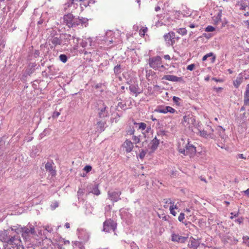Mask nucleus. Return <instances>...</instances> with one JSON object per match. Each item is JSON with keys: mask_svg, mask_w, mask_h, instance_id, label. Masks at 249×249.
<instances>
[{"mask_svg": "<svg viewBox=\"0 0 249 249\" xmlns=\"http://www.w3.org/2000/svg\"><path fill=\"white\" fill-rule=\"evenodd\" d=\"M19 231L21 233L22 237L26 241H29L31 235L36 233L34 227L31 225L29 226L21 227Z\"/></svg>", "mask_w": 249, "mask_h": 249, "instance_id": "obj_1", "label": "nucleus"}, {"mask_svg": "<svg viewBox=\"0 0 249 249\" xmlns=\"http://www.w3.org/2000/svg\"><path fill=\"white\" fill-rule=\"evenodd\" d=\"M167 46H173L174 44L180 39V37L177 36L175 32H169L163 36Z\"/></svg>", "mask_w": 249, "mask_h": 249, "instance_id": "obj_2", "label": "nucleus"}, {"mask_svg": "<svg viewBox=\"0 0 249 249\" xmlns=\"http://www.w3.org/2000/svg\"><path fill=\"white\" fill-rule=\"evenodd\" d=\"M178 151L184 155H189L190 157H192L196 154V148L194 145L188 142L185 145V148H179Z\"/></svg>", "mask_w": 249, "mask_h": 249, "instance_id": "obj_3", "label": "nucleus"}, {"mask_svg": "<svg viewBox=\"0 0 249 249\" xmlns=\"http://www.w3.org/2000/svg\"><path fill=\"white\" fill-rule=\"evenodd\" d=\"M6 244L12 246L13 248L19 249L20 247L22 246L20 238L19 236L15 235H12L11 234Z\"/></svg>", "mask_w": 249, "mask_h": 249, "instance_id": "obj_4", "label": "nucleus"}, {"mask_svg": "<svg viewBox=\"0 0 249 249\" xmlns=\"http://www.w3.org/2000/svg\"><path fill=\"white\" fill-rule=\"evenodd\" d=\"M161 60V57L159 55L150 57L148 59L149 67L155 70H157L160 65L162 63Z\"/></svg>", "mask_w": 249, "mask_h": 249, "instance_id": "obj_5", "label": "nucleus"}, {"mask_svg": "<svg viewBox=\"0 0 249 249\" xmlns=\"http://www.w3.org/2000/svg\"><path fill=\"white\" fill-rule=\"evenodd\" d=\"M116 228V224L111 219L106 220L103 223V231L109 232L110 231H115Z\"/></svg>", "mask_w": 249, "mask_h": 249, "instance_id": "obj_6", "label": "nucleus"}, {"mask_svg": "<svg viewBox=\"0 0 249 249\" xmlns=\"http://www.w3.org/2000/svg\"><path fill=\"white\" fill-rule=\"evenodd\" d=\"M121 195V192L118 191H110L107 192L108 198L112 201L113 203L117 202L121 199L120 195Z\"/></svg>", "mask_w": 249, "mask_h": 249, "instance_id": "obj_7", "label": "nucleus"}, {"mask_svg": "<svg viewBox=\"0 0 249 249\" xmlns=\"http://www.w3.org/2000/svg\"><path fill=\"white\" fill-rule=\"evenodd\" d=\"M48 42L50 45H51L50 43H52V45L50 47L51 49H53V48H55L58 45H61L62 39L60 37L52 36L48 39Z\"/></svg>", "mask_w": 249, "mask_h": 249, "instance_id": "obj_8", "label": "nucleus"}, {"mask_svg": "<svg viewBox=\"0 0 249 249\" xmlns=\"http://www.w3.org/2000/svg\"><path fill=\"white\" fill-rule=\"evenodd\" d=\"M11 234L9 230L0 231V241L6 243Z\"/></svg>", "mask_w": 249, "mask_h": 249, "instance_id": "obj_9", "label": "nucleus"}, {"mask_svg": "<svg viewBox=\"0 0 249 249\" xmlns=\"http://www.w3.org/2000/svg\"><path fill=\"white\" fill-rule=\"evenodd\" d=\"M87 189L88 191V194L89 193H92L95 195L99 196L100 195V191L98 189V184H90L87 186Z\"/></svg>", "mask_w": 249, "mask_h": 249, "instance_id": "obj_10", "label": "nucleus"}, {"mask_svg": "<svg viewBox=\"0 0 249 249\" xmlns=\"http://www.w3.org/2000/svg\"><path fill=\"white\" fill-rule=\"evenodd\" d=\"M64 21L66 25L69 28H72V23L74 19V16L72 14L69 13L65 15L63 17Z\"/></svg>", "mask_w": 249, "mask_h": 249, "instance_id": "obj_11", "label": "nucleus"}, {"mask_svg": "<svg viewBox=\"0 0 249 249\" xmlns=\"http://www.w3.org/2000/svg\"><path fill=\"white\" fill-rule=\"evenodd\" d=\"M106 124L107 121L105 119L97 121L96 123L97 132L101 133L104 131L105 129Z\"/></svg>", "mask_w": 249, "mask_h": 249, "instance_id": "obj_12", "label": "nucleus"}, {"mask_svg": "<svg viewBox=\"0 0 249 249\" xmlns=\"http://www.w3.org/2000/svg\"><path fill=\"white\" fill-rule=\"evenodd\" d=\"M122 146L125 149L126 153L131 152L134 147L133 143L129 140H126L122 144Z\"/></svg>", "mask_w": 249, "mask_h": 249, "instance_id": "obj_13", "label": "nucleus"}, {"mask_svg": "<svg viewBox=\"0 0 249 249\" xmlns=\"http://www.w3.org/2000/svg\"><path fill=\"white\" fill-rule=\"evenodd\" d=\"M159 143V140L156 137H155L148 145L149 148L151 150L150 152H153L155 151L157 149Z\"/></svg>", "mask_w": 249, "mask_h": 249, "instance_id": "obj_14", "label": "nucleus"}, {"mask_svg": "<svg viewBox=\"0 0 249 249\" xmlns=\"http://www.w3.org/2000/svg\"><path fill=\"white\" fill-rule=\"evenodd\" d=\"M210 130H211V132H209V133H207V131L204 130H199V133L200 134V136L201 137H203L205 138H211V139H214L215 136L213 134V129L211 127H209Z\"/></svg>", "mask_w": 249, "mask_h": 249, "instance_id": "obj_15", "label": "nucleus"}, {"mask_svg": "<svg viewBox=\"0 0 249 249\" xmlns=\"http://www.w3.org/2000/svg\"><path fill=\"white\" fill-rule=\"evenodd\" d=\"M103 107L99 109L98 116L100 119H105V117H107L109 116L108 111L107 110L108 107L107 106L103 105Z\"/></svg>", "mask_w": 249, "mask_h": 249, "instance_id": "obj_16", "label": "nucleus"}, {"mask_svg": "<svg viewBox=\"0 0 249 249\" xmlns=\"http://www.w3.org/2000/svg\"><path fill=\"white\" fill-rule=\"evenodd\" d=\"M172 241L180 243H184L187 240V237L179 236L178 234L172 233L171 235Z\"/></svg>", "mask_w": 249, "mask_h": 249, "instance_id": "obj_17", "label": "nucleus"}, {"mask_svg": "<svg viewBox=\"0 0 249 249\" xmlns=\"http://www.w3.org/2000/svg\"><path fill=\"white\" fill-rule=\"evenodd\" d=\"M162 79L172 82H179L181 80V77H178L174 75H165L163 76Z\"/></svg>", "mask_w": 249, "mask_h": 249, "instance_id": "obj_18", "label": "nucleus"}, {"mask_svg": "<svg viewBox=\"0 0 249 249\" xmlns=\"http://www.w3.org/2000/svg\"><path fill=\"white\" fill-rule=\"evenodd\" d=\"M200 242L198 240L191 237L188 243V246L190 248H193L194 249H196L199 246Z\"/></svg>", "mask_w": 249, "mask_h": 249, "instance_id": "obj_19", "label": "nucleus"}, {"mask_svg": "<svg viewBox=\"0 0 249 249\" xmlns=\"http://www.w3.org/2000/svg\"><path fill=\"white\" fill-rule=\"evenodd\" d=\"M73 6V7L75 9L78 6V3L75 2L74 0H67V2L64 4V9L66 11L69 7L71 6Z\"/></svg>", "mask_w": 249, "mask_h": 249, "instance_id": "obj_20", "label": "nucleus"}, {"mask_svg": "<svg viewBox=\"0 0 249 249\" xmlns=\"http://www.w3.org/2000/svg\"><path fill=\"white\" fill-rule=\"evenodd\" d=\"M129 89L130 91L135 94V96H137L139 94L141 93L140 89L137 84H131L129 87Z\"/></svg>", "mask_w": 249, "mask_h": 249, "instance_id": "obj_21", "label": "nucleus"}, {"mask_svg": "<svg viewBox=\"0 0 249 249\" xmlns=\"http://www.w3.org/2000/svg\"><path fill=\"white\" fill-rule=\"evenodd\" d=\"M53 163L48 162L46 163L45 165V168L46 171H49L52 175H54L55 174V171L54 169V167L53 166Z\"/></svg>", "mask_w": 249, "mask_h": 249, "instance_id": "obj_22", "label": "nucleus"}, {"mask_svg": "<svg viewBox=\"0 0 249 249\" xmlns=\"http://www.w3.org/2000/svg\"><path fill=\"white\" fill-rule=\"evenodd\" d=\"M209 57H212V58H211V62L212 63H213L216 59V56L213 54V53L212 52L206 54V55H205L202 58V61H206L207 60V59Z\"/></svg>", "mask_w": 249, "mask_h": 249, "instance_id": "obj_23", "label": "nucleus"}, {"mask_svg": "<svg viewBox=\"0 0 249 249\" xmlns=\"http://www.w3.org/2000/svg\"><path fill=\"white\" fill-rule=\"evenodd\" d=\"M113 70L114 74L115 75L117 76L123 71L124 69L121 65L118 64L114 67Z\"/></svg>", "mask_w": 249, "mask_h": 249, "instance_id": "obj_24", "label": "nucleus"}, {"mask_svg": "<svg viewBox=\"0 0 249 249\" xmlns=\"http://www.w3.org/2000/svg\"><path fill=\"white\" fill-rule=\"evenodd\" d=\"M237 4L240 6V9L242 10H245L246 8L248 7L246 0H240L237 2Z\"/></svg>", "mask_w": 249, "mask_h": 249, "instance_id": "obj_25", "label": "nucleus"}, {"mask_svg": "<svg viewBox=\"0 0 249 249\" xmlns=\"http://www.w3.org/2000/svg\"><path fill=\"white\" fill-rule=\"evenodd\" d=\"M244 104L245 106H249V91L246 89L244 95Z\"/></svg>", "mask_w": 249, "mask_h": 249, "instance_id": "obj_26", "label": "nucleus"}, {"mask_svg": "<svg viewBox=\"0 0 249 249\" xmlns=\"http://www.w3.org/2000/svg\"><path fill=\"white\" fill-rule=\"evenodd\" d=\"M154 111L163 114L166 113L165 107L163 106H158L154 110Z\"/></svg>", "mask_w": 249, "mask_h": 249, "instance_id": "obj_27", "label": "nucleus"}, {"mask_svg": "<svg viewBox=\"0 0 249 249\" xmlns=\"http://www.w3.org/2000/svg\"><path fill=\"white\" fill-rule=\"evenodd\" d=\"M79 235L81 236L83 240L85 242L88 241L89 237V234L84 231L83 230H81V232L80 233Z\"/></svg>", "mask_w": 249, "mask_h": 249, "instance_id": "obj_28", "label": "nucleus"}, {"mask_svg": "<svg viewBox=\"0 0 249 249\" xmlns=\"http://www.w3.org/2000/svg\"><path fill=\"white\" fill-rule=\"evenodd\" d=\"M243 81V78L242 77H237L235 81L233 82L234 86L238 88Z\"/></svg>", "mask_w": 249, "mask_h": 249, "instance_id": "obj_29", "label": "nucleus"}, {"mask_svg": "<svg viewBox=\"0 0 249 249\" xmlns=\"http://www.w3.org/2000/svg\"><path fill=\"white\" fill-rule=\"evenodd\" d=\"M217 130H218L219 132V135L220 136V137L224 139L225 138V129L221 127V126H217Z\"/></svg>", "mask_w": 249, "mask_h": 249, "instance_id": "obj_30", "label": "nucleus"}, {"mask_svg": "<svg viewBox=\"0 0 249 249\" xmlns=\"http://www.w3.org/2000/svg\"><path fill=\"white\" fill-rule=\"evenodd\" d=\"M134 124L138 125L139 126V128L142 129V130H144L146 128V124L144 123H136L134 122Z\"/></svg>", "mask_w": 249, "mask_h": 249, "instance_id": "obj_31", "label": "nucleus"}, {"mask_svg": "<svg viewBox=\"0 0 249 249\" xmlns=\"http://www.w3.org/2000/svg\"><path fill=\"white\" fill-rule=\"evenodd\" d=\"M177 32L182 36L186 35L187 33V30L185 28H179L177 29Z\"/></svg>", "mask_w": 249, "mask_h": 249, "instance_id": "obj_32", "label": "nucleus"}, {"mask_svg": "<svg viewBox=\"0 0 249 249\" xmlns=\"http://www.w3.org/2000/svg\"><path fill=\"white\" fill-rule=\"evenodd\" d=\"M80 18H74L73 23H72V27H75L77 26L80 25Z\"/></svg>", "mask_w": 249, "mask_h": 249, "instance_id": "obj_33", "label": "nucleus"}, {"mask_svg": "<svg viewBox=\"0 0 249 249\" xmlns=\"http://www.w3.org/2000/svg\"><path fill=\"white\" fill-rule=\"evenodd\" d=\"M135 129L133 127L129 126V128L127 130V134L130 135H133L135 133Z\"/></svg>", "mask_w": 249, "mask_h": 249, "instance_id": "obj_34", "label": "nucleus"}, {"mask_svg": "<svg viewBox=\"0 0 249 249\" xmlns=\"http://www.w3.org/2000/svg\"><path fill=\"white\" fill-rule=\"evenodd\" d=\"M165 108H166V113L168 112H169L171 113H174L176 111L174 108H173V107H172L170 106H166Z\"/></svg>", "mask_w": 249, "mask_h": 249, "instance_id": "obj_35", "label": "nucleus"}, {"mask_svg": "<svg viewBox=\"0 0 249 249\" xmlns=\"http://www.w3.org/2000/svg\"><path fill=\"white\" fill-rule=\"evenodd\" d=\"M60 60L63 63H66L68 60L67 56L64 54H61L59 56Z\"/></svg>", "mask_w": 249, "mask_h": 249, "instance_id": "obj_36", "label": "nucleus"}, {"mask_svg": "<svg viewBox=\"0 0 249 249\" xmlns=\"http://www.w3.org/2000/svg\"><path fill=\"white\" fill-rule=\"evenodd\" d=\"M84 193H85L84 189L79 188V190L77 192V196H78V198H79V197L82 196L83 195V194H84Z\"/></svg>", "mask_w": 249, "mask_h": 249, "instance_id": "obj_37", "label": "nucleus"}, {"mask_svg": "<svg viewBox=\"0 0 249 249\" xmlns=\"http://www.w3.org/2000/svg\"><path fill=\"white\" fill-rule=\"evenodd\" d=\"M180 100H181L180 98H179V97H176V96H174L173 98V101L174 103H175L177 105H179V102Z\"/></svg>", "mask_w": 249, "mask_h": 249, "instance_id": "obj_38", "label": "nucleus"}, {"mask_svg": "<svg viewBox=\"0 0 249 249\" xmlns=\"http://www.w3.org/2000/svg\"><path fill=\"white\" fill-rule=\"evenodd\" d=\"M132 140L134 141V143L136 144L139 143L140 142V139L139 137L135 135L133 136Z\"/></svg>", "mask_w": 249, "mask_h": 249, "instance_id": "obj_39", "label": "nucleus"}, {"mask_svg": "<svg viewBox=\"0 0 249 249\" xmlns=\"http://www.w3.org/2000/svg\"><path fill=\"white\" fill-rule=\"evenodd\" d=\"M221 17H222V10H219L217 14V15L216 16V19L218 21L221 20Z\"/></svg>", "mask_w": 249, "mask_h": 249, "instance_id": "obj_40", "label": "nucleus"}, {"mask_svg": "<svg viewBox=\"0 0 249 249\" xmlns=\"http://www.w3.org/2000/svg\"><path fill=\"white\" fill-rule=\"evenodd\" d=\"M215 28L213 26L210 25L208 26L205 29V31L208 32H213Z\"/></svg>", "mask_w": 249, "mask_h": 249, "instance_id": "obj_41", "label": "nucleus"}, {"mask_svg": "<svg viewBox=\"0 0 249 249\" xmlns=\"http://www.w3.org/2000/svg\"><path fill=\"white\" fill-rule=\"evenodd\" d=\"M164 201L165 204H170L171 205L175 204V202L172 201L170 198L164 199Z\"/></svg>", "mask_w": 249, "mask_h": 249, "instance_id": "obj_42", "label": "nucleus"}, {"mask_svg": "<svg viewBox=\"0 0 249 249\" xmlns=\"http://www.w3.org/2000/svg\"><path fill=\"white\" fill-rule=\"evenodd\" d=\"M147 28L146 27L140 30V35H141V36H144L145 35V33L147 32Z\"/></svg>", "mask_w": 249, "mask_h": 249, "instance_id": "obj_43", "label": "nucleus"}, {"mask_svg": "<svg viewBox=\"0 0 249 249\" xmlns=\"http://www.w3.org/2000/svg\"><path fill=\"white\" fill-rule=\"evenodd\" d=\"M146 154V151L142 150L139 154V157L141 159H143Z\"/></svg>", "mask_w": 249, "mask_h": 249, "instance_id": "obj_44", "label": "nucleus"}, {"mask_svg": "<svg viewBox=\"0 0 249 249\" xmlns=\"http://www.w3.org/2000/svg\"><path fill=\"white\" fill-rule=\"evenodd\" d=\"M184 219V213H181L178 217V220L180 222H182Z\"/></svg>", "mask_w": 249, "mask_h": 249, "instance_id": "obj_45", "label": "nucleus"}, {"mask_svg": "<svg viewBox=\"0 0 249 249\" xmlns=\"http://www.w3.org/2000/svg\"><path fill=\"white\" fill-rule=\"evenodd\" d=\"M244 242L246 243L248 246L249 247V237L248 236H244L243 238Z\"/></svg>", "mask_w": 249, "mask_h": 249, "instance_id": "obj_46", "label": "nucleus"}, {"mask_svg": "<svg viewBox=\"0 0 249 249\" xmlns=\"http://www.w3.org/2000/svg\"><path fill=\"white\" fill-rule=\"evenodd\" d=\"M80 23L82 25L87 23V22H88V19L86 18L81 17V18H80Z\"/></svg>", "mask_w": 249, "mask_h": 249, "instance_id": "obj_47", "label": "nucleus"}, {"mask_svg": "<svg viewBox=\"0 0 249 249\" xmlns=\"http://www.w3.org/2000/svg\"><path fill=\"white\" fill-rule=\"evenodd\" d=\"M91 169L92 167L90 165H86L84 168V170L87 173L90 172Z\"/></svg>", "mask_w": 249, "mask_h": 249, "instance_id": "obj_48", "label": "nucleus"}, {"mask_svg": "<svg viewBox=\"0 0 249 249\" xmlns=\"http://www.w3.org/2000/svg\"><path fill=\"white\" fill-rule=\"evenodd\" d=\"M195 66L194 64H190L187 67V70L192 71L194 70Z\"/></svg>", "mask_w": 249, "mask_h": 249, "instance_id": "obj_49", "label": "nucleus"}, {"mask_svg": "<svg viewBox=\"0 0 249 249\" xmlns=\"http://www.w3.org/2000/svg\"><path fill=\"white\" fill-rule=\"evenodd\" d=\"M231 215L230 217V218L232 219L234 217H237L239 215V212L235 213L234 214V213L232 212L231 213Z\"/></svg>", "mask_w": 249, "mask_h": 249, "instance_id": "obj_50", "label": "nucleus"}, {"mask_svg": "<svg viewBox=\"0 0 249 249\" xmlns=\"http://www.w3.org/2000/svg\"><path fill=\"white\" fill-rule=\"evenodd\" d=\"M88 43L85 40H82L80 42V45L83 48H85L87 46Z\"/></svg>", "mask_w": 249, "mask_h": 249, "instance_id": "obj_51", "label": "nucleus"}, {"mask_svg": "<svg viewBox=\"0 0 249 249\" xmlns=\"http://www.w3.org/2000/svg\"><path fill=\"white\" fill-rule=\"evenodd\" d=\"M65 39H67V40H71V39H73L74 37L73 36H71L70 34H66L65 35Z\"/></svg>", "mask_w": 249, "mask_h": 249, "instance_id": "obj_52", "label": "nucleus"}, {"mask_svg": "<svg viewBox=\"0 0 249 249\" xmlns=\"http://www.w3.org/2000/svg\"><path fill=\"white\" fill-rule=\"evenodd\" d=\"M60 115V113L58 111H54L53 113V114L52 115V117L53 118H56Z\"/></svg>", "mask_w": 249, "mask_h": 249, "instance_id": "obj_53", "label": "nucleus"}, {"mask_svg": "<svg viewBox=\"0 0 249 249\" xmlns=\"http://www.w3.org/2000/svg\"><path fill=\"white\" fill-rule=\"evenodd\" d=\"M164 70H166V69H165L164 66L162 65V63H161L159 66V69H158L157 70L162 71H163Z\"/></svg>", "mask_w": 249, "mask_h": 249, "instance_id": "obj_54", "label": "nucleus"}, {"mask_svg": "<svg viewBox=\"0 0 249 249\" xmlns=\"http://www.w3.org/2000/svg\"><path fill=\"white\" fill-rule=\"evenodd\" d=\"M243 220H244V218L242 217H240V218L236 219L235 221L238 223L239 224H241L243 223Z\"/></svg>", "mask_w": 249, "mask_h": 249, "instance_id": "obj_55", "label": "nucleus"}, {"mask_svg": "<svg viewBox=\"0 0 249 249\" xmlns=\"http://www.w3.org/2000/svg\"><path fill=\"white\" fill-rule=\"evenodd\" d=\"M169 210H170V213L173 214L174 216H176L177 213L174 210H173V208L172 207H170L169 208Z\"/></svg>", "mask_w": 249, "mask_h": 249, "instance_id": "obj_56", "label": "nucleus"}, {"mask_svg": "<svg viewBox=\"0 0 249 249\" xmlns=\"http://www.w3.org/2000/svg\"><path fill=\"white\" fill-rule=\"evenodd\" d=\"M58 206V203L56 201L54 202L53 203V206L52 205H51V207L53 209H55L56 208H57V207Z\"/></svg>", "mask_w": 249, "mask_h": 249, "instance_id": "obj_57", "label": "nucleus"}, {"mask_svg": "<svg viewBox=\"0 0 249 249\" xmlns=\"http://www.w3.org/2000/svg\"><path fill=\"white\" fill-rule=\"evenodd\" d=\"M131 246L132 249H139L138 247L135 244L132 245Z\"/></svg>", "mask_w": 249, "mask_h": 249, "instance_id": "obj_58", "label": "nucleus"}, {"mask_svg": "<svg viewBox=\"0 0 249 249\" xmlns=\"http://www.w3.org/2000/svg\"><path fill=\"white\" fill-rule=\"evenodd\" d=\"M39 52L38 50H36L34 53V54L36 56H38L39 55Z\"/></svg>", "mask_w": 249, "mask_h": 249, "instance_id": "obj_59", "label": "nucleus"}, {"mask_svg": "<svg viewBox=\"0 0 249 249\" xmlns=\"http://www.w3.org/2000/svg\"><path fill=\"white\" fill-rule=\"evenodd\" d=\"M169 216L165 215L162 217V219L164 221L168 220Z\"/></svg>", "mask_w": 249, "mask_h": 249, "instance_id": "obj_60", "label": "nucleus"}, {"mask_svg": "<svg viewBox=\"0 0 249 249\" xmlns=\"http://www.w3.org/2000/svg\"><path fill=\"white\" fill-rule=\"evenodd\" d=\"M164 58L167 60H170L171 59L170 55L168 54L165 55Z\"/></svg>", "mask_w": 249, "mask_h": 249, "instance_id": "obj_61", "label": "nucleus"}, {"mask_svg": "<svg viewBox=\"0 0 249 249\" xmlns=\"http://www.w3.org/2000/svg\"><path fill=\"white\" fill-rule=\"evenodd\" d=\"M170 207H172L173 208V210H175V209H178V207L177 206V204L176 205H171L170 206Z\"/></svg>", "mask_w": 249, "mask_h": 249, "instance_id": "obj_62", "label": "nucleus"}, {"mask_svg": "<svg viewBox=\"0 0 249 249\" xmlns=\"http://www.w3.org/2000/svg\"><path fill=\"white\" fill-rule=\"evenodd\" d=\"M244 193L249 197V188L245 191Z\"/></svg>", "mask_w": 249, "mask_h": 249, "instance_id": "obj_63", "label": "nucleus"}, {"mask_svg": "<svg viewBox=\"0 0 249 249\" xmlns=\"http://www.w3.org/2000/svg\"><path fill=\"white\" fill-rule=\"evenodd\" d=\"M111 209V207L110 206V205H107V206L106 207H105V210H109L110 211Z\"/></svg>", "mask_w": 249, "mask_h": 249, "instance_id": "obj_64", "label": "nucleus"}]
</instances>
